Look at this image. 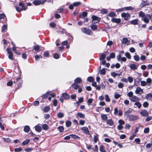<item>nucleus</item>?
<instances>
[{"label":"nucleus","mask_w":152,"mask_h":152,"mask_svg":"<svg viewBox=\"0 0 152 152\" xmlns=\"http://www.w3.org/2000/svg\"><path fill=\"white\" fill-rule=\"evenodd\" d=\"M81 30L82 32L88 35H91L93 34L92 31L90 29L86 28H82Z\"/></svg>","instance_id":"f257e3e1"},{"label":"nucleus","mask_w":152,"mask_h":152,"mask_svg":"<svg viewBox=\"0 0 152 152\" xmlns=\"http://www.w3.org/2000/svg\"><path fill=\"white\" fill-rule=\"evenodd\" d=\"M69 98V96L66 93H64L60 98V100L61 102H63L64 99L67 100Z\"/></svg>","instance_id":"f03ea898"},{"label":"nucleus","mask_w":152,"mask_h":152,"mask_svg":"<svg viewBox=\"0 0 152 152\" xmlns=\"http://www.w3.org/2000/svg\"><path fill=\"white\" fill-rule=\"evenodd\" d=\"M19 5L20 6L21 8L16 7V9L18 11L20 12L22 10H25L27 8V7H24L23 4L22 2H20L19 3Z\"/></svg>","instance_id":"7ed1b4c3"},{"label":"nucleus","mask_w":152,"mask_h":152,"mask_svg":"<svg viewBox=\"0 0 152 152\" xmlns=\"http://www.w3.org/2000/svg\"><path fill=\"white\" fill-rule=\"evenodd\" d=\"M45 2V0H35L33 4L35 5H38L40 4H43Z\"/></svg>","instance_id":"20e7f679"},{"label":"nucleus","mask_w":152,"mask_h":152,"mask_svg":"<svg viewBox=\"0 0 152 152\" xmlns=\"http://www.w3.org/2000/svg\"><path fill=\"white\" fill-rule=\"evenodd\" d=\"M151 18V16L149 14H147L145 15L142 19L144 22L148 23L149 22V20Z\"/></svg>","instance_id":"39448f33"},{"label":"nucleus","mask_w":152,"mask_h":152,"mask_svg":"<svg viewBox=\"0 0 152 152\" xmlns=\"http://www.w3.org/2000/svg\"><path fill=\"white\" fill-rule=\"evenodd\" d=\"M121 16L126 20H128L130 18V15L128 13H123L121 14Z\"/></svg>","instance_id":"423d86ee"},{"label":"nucleus","mask_w":152,"mask_h":152,"mask_svg":"<svg viewBox=\"0 0 152 152\" xmlns=\"http://www.w3.org/2000/svg\"><path fill=\"white\" fill-rule=\"evenodd\" d=\"M6 50L8 54L9 58L10 59L13 60V55L11 51V49L9 48H7Z\"/></svg>","instance_id":"0eeeda50"},{"label":"nucleus","mask_w":152,"mask_h":152,"mask_svg":"<svg viewBox=\"0 0 152 152\" xmlns=\"http://www.w3.org/2000/svg\"><path fill=\"white\" fill-rule=\"evenodd\" d=\"M92 20V23H96L98 22L100 20V18L97 17V16L94 15H93L91 17Z\"/></svg>","instance_id":"6e6552de"},{"label":"nucleus","mask_w":152,"mask_h":152,"mask_svg":"<svg viewBox=\"0 0 152 152\" xmlns=\"http://www.w3.org/2000/svg\"><path fill=\"white\" fill-rule=\"evenodd\" d=\"M140 114L142 116L147 117L148 115V112L145 110H142L140 112Z\"/></svg>","instance_id":"1a4fd4ad"},{"label":"nucleus","mask_w":152,"mask_h":152,"mask_svg":"<svg viewBox=\"0 0 152 152\" xmlns=\"http://www.w3.org/2000/svg\"><path fill=\"white\" fill-rule=\"evenodd\" d=\"M137 94H141L143 92V90L140 87H137L135 91Z\"/></svg>","instance_id":"9d476101"},{"label":"nucleus","mask_w":152,"mask_h":152,"mask_svg":"<svg viewBox=\"0 0 152 152\" xmlns=\"http://www.w3.org/2000/svg\"><path fill=\"white\" fill-rule=\"evenodd\" d=\"M130 120L135 121L139 119L138 117L136 115H130L129 116Z\"/></svg>","instance_id":"9b49d317"},{"label":"nucleus","mask_w":152,"mask_h":152,"mask_svg":"<svg viewBox=\"0 0 152 152\" xmlns=\"http://www.w3.org/2000/svg\"><path fill=\"white\" fill-rule=\"evenodd\" d=\"M129 99L132 102H136L139 100V99L137 96L134 95L133 96L130 97Z\"/></svg>","instance_id":"f8f14e48"},{"label":"nucleus","mask_w":152,"mask_h":152,"mask_svg":"<svg viewBox=\"0 0 152 152\" xmlns=\"http://www.w3.org/2000/svg\"><path fill=\"white\" fill-rule=\"evenodd\" d=\"M81 129L84 133L87 134H89V132L87 127L86 126L83 127Z\"/></svg>","instance_id":"ddd939ff"},{"label":"nucleus","mask_w":152,"mask_h":152,"mask_svg":"<svg viewBox=\"0 0 152 152\" xmlns=\"http://www.w3.org/2000/svg\"><path fill=\"white\" fill-rule=\"evenodd\" d=\"M122 72H120L119 73H118L115 72H113L111 73V75L114 77H115L116 76H120L121 75Z\"/></svg>","instance_id":"4468645a"},{"label":"nucleus","mask_w":152,"mask_h":152,"mask_svg":"<svg viewBox=\"0 0 152 152\" xmlns=\"http://www.w3.org/2000/svg\"><path fill=\"white\" fill-rule=\"evenodd\" d=\"M84 101V98L83 97H80L78 99V101L75 104H77V105H80L81 103L83 102Z\"/></svg>","instance_id":"2eb2a0df"},{"label":"nucleus","mask_w":152,"mask_h":152,"mask_svg":"<svg viewBox=\"0 0 152 152\" xmlns=\"http://www.w3.org/2000/svg\"><path fill=\"white\" fill-rule=\"evenodd\" d=\"M122 42L123 44H129L130 42V41L127 38H124L123 39Z\"/></svg>","instance_id":"dca6fc26"},{"label":"nucleus","mask_w":152,"mask_h":152,"mask_svg":"<svg viewBox=\"0 0 152 152\" xmlns=\"http://www.w3.org/2000/svg\"><path fill=\"white\" fill-rule=\"evenodd\" d=\"M149 2L148 1H142L141 3V6L142 7H144L149 4Z\"/></svg>","instance_id":"f3484780"},{"label":"nucleus","mask_w":152,"mask_h":152,"mask_svg":"<svg viewBox=\"0 0 152 152\" xmlns=\"http://www.w3.org/2000/svg\"><path fill=\"white\" fill-rule=\"evenodd\" d=\"M108 53H109L108 52H105L104 53H103L102 54L100 57V60L104 59L106 57V56L107 55Z\"/></svg>","instance_id":"a211bd4d"},{"label":"nucleus","mask_w":152,"mask_h":152,"mask_svg":"<svg viewBox=\"0 0 152 152\" xmlns=\"http://www.w3.org/2000/svg\"><path fill=\"white\" fill-rule=\"evenodd\" d=\"M146 98L148 100L152 101V94L151 93L148 94L146 96Z\"/></svg>","instance_id":"6ab92c4d"},{"label":"nucleus","mask_w":152,"mask_h":152,"mask_svg":"<svg viewBox=\"0 0 152 152\" xmlns=\"http://www.w3.org/2000/svg\"><path fill=\"white\" fill-rule=\"evenodd\" d=\"M111 20L113 22H115L117 23H120L121 21V20L120 19L115 18H112Z\"/></svg>","instance_id":"aec40b11"},{"label":"nucleus","mask_w":152,"mask_h":152,"mask_svg":"<svg viewBox=\"0 0 152 152\" xmlns=\"http://www.w3.org/2000/svg\"><path fill=\"white\" fill-rule=\"evenodd\" d=\"M115 57V54L114 53H112L110 54L109 57H107V60L108 61H109L111 58H113Z\"/></svg>","instance_id":"412c9836"},{"label":"nucleus","mask_w":152,"mask_h":152,"mask_svg":"<svg viewBox=\"0 0 152 152\" xmlns=\"http://www.w3.org/2000/svg\"><path fill=\"white\" fill-rule=\"evenodd\" d=\"M35 128L36 131L38 132H40L42 130L41 127L38 125L35 126Z\"/></svg>","instance_id":"4be33fe9"},{"label":"nucleus","mask_w":152,"mask_h":152,"mask_svg":"<svg viewBox=\"0 0 152 152\" xmlns=\"http://www.w3.org/2000/svg\"><path fill=\"white\" fill-rule=\"evenodd\" d=\"M81 81L82 80L81 78L80 77H78L75 80V84H77L81 83Z\"/></svg>","instance_id":"5701e85b"},{"label":"nucleus","mask_w":152,"mask_h":152,"mask_svg":"<svg viewBox=\"0 0 152 152\" xmlns=\"http://www.w3.org/2000/svg\"><path fill=\"white\" fill-rule=\"evenodd\" d=\"M40 47L38 45H35L33 46L34 49L37 52L40 51Z\"/></svg>","instance_id":"b1692460"},{"label":"nucleus","mask_w":152,"mask_h":152,"mask_svg":"<svg viewBox=\"0 0 152 152\" xmlns=\"http://www.w3.org/2000/svg\"><path fill=\"white\" fill-rule=\"evenodd\" d=\"M152 80L151 78H148L146 80L147 85L148 86L150 85L152 83Z\"/></svg>","instance_id":"393cba45"},{"label":"nucleus","mask_w":152,"mask_h":152,"mask_svg":"<svg viewBox=\"0 0 152 152\" xmlns=\"http://www.w3.org/2000/svg\"><path fill=\"white\" fill-rule=\"evenodd\" d=\"M91 29L93 30L94 31L97 29V26L95 24H91L90 26Z\"/></svg>","instance_id":"a878e982"},{"label":"nucleus","mask_w":152,"mask_h":152,"mask_svg":"<svg viewBox=\"0 0 152 152\" xmlns=\"http://www.w3.org/2000/svg\"><path fill=\"white\" fill-rule=\"evenodd\" d=\"M42 128L45 130H47L49 129L48 125L46 124H44L42 125Z\"/></svg>","instance_id":"bb28decb"},{"label":"nucleus","mask_w":152,"mask_h":152,"mask_svg":"<svg viewBox=\"0 0 152 152\" xmlns=\"http://www.w3.org/2000/svg\"><path fill=\"white\" fill-rule=\"evenodd\" d=\"M107 124L109 125L110 126H112L113 124V120L110 119L107 120Z\"/></svg>","instance_id":"cd10ccee"},{"label":"nucleus","mask_w":152,"mask_h":152,"mask_svg":"<svg viewBox=\"0 0 152 152\" xmlns=\"http://www.w3.org/2000/svg\"><path fill=\"white\" fill-rule=\"evenodd\" d=\"M101 117L103 120L104 121H106L107 119V117L106 115L102 114L101 115Z\"/></svg>","instance_id":"c85d7f7f"},{"label":"nucleus","mask_w":152,"mask_h":152,"mask_svg":"<svg viewBox=\"0 0 152 152\" xmlns=\"http://www.w3.org/2000/svg\"><path fill=\"white\" fill-rule=\"evenodd\" d=\"M104 147L103 145H101L99 147V151L101 152H106V150L104 148Z\"/></svg>","instance_id":"c756f323"},{"label":"nucleus","mask_w":152,"mask_h":152,"mask_svg":"<svg viewBox=\"0 0 152 152\" xmlns=\"http://www.w3.org/2000/svg\"><path fill=\"white\" fill-rule=\"evenodd\" d=\"M30 130V128L29 126H25L24 130L25 132H28Z\"/></svg>","instance_id":"7c9ffc66"},{"label":"nucleus","mask_w":152,"mask_h":152,"mask_svg":"<svg viewBox=\"0 0 152 152\" xmlns=\"http://www.w3.org/2000/svg\"><path fill=\"white\" fill-rule=\"evenodd\" d=\"M130 68L133 69H136L137 68V66L134 64H131L130 66Z\"/></svg>","instance_id":"2f4dec72"},{"label":"nucleus","mask_w":152,"mask_h":152,"mask_svg":"<svg viewBox=\"0 0 152 152\" xmlns=\"http://www.w3.org/2000/svg\"><path fill=\"white\" fill-rule=\"evenodd\" d=\"M132 112V110L131 109H130L126 111L125 112L124 114L125 115H128L129 114L131 113Z\"/></svg>","instance_id":"473e14b6"},{"label":"nucleus","mask_w":152,"mask_h":152,"mask_svg":"<svg viewBox=\"0 0 152 152\" xmlns=\"http://www.w3.org/2000/svg\"><path fill=\"white\" fill-rule=\"evenodd\" d=\"M77 115L81 118H85V115L81 113H78L77 114Z\"/></svg>","instance_id":"72a5a7b5"},{"label":"nucleus","mask_w":152,"mask_h":152,"mask_svg":"<svg viewBox=\"0 0 152 152\" xmlns=\"http://www.w3.org/2000/svg\"><path fill=\"white\" fill-rule=\"evenodd\" d=\"M30 141V140L29 139H26L25 141H23L22 143V144L23 145H25L28 144Z\"/></svg>","instance_id":"f704fd0d"},{"label":"nucleus","mask_w":152,"mask_h":152,"mask_svg":"<svg viewBox=\"0 0 152 152\" xmlns=\"http://www.w3.org/2000/svg\"><path fill=\"white\" fill-rule=\"evenodd\" d=\"M138 19H135L130 21V23L132 24L136 25L137 23Z\"/></svg>","instance_id":"c9c22d12"},{"label":"nucleus","mask_w":152,"mask_h":152,"mask_svg":"<svg viewBox=\"0 0 152 152\" xmlns=\"http://www.w3.org/2000/svg\"><path fill=\"white\" fill-rule=\"evenodd\" d=\"M134 104L137 106L138 108H140L141 106V104L139 102L137 101Z\"/></svg>","instance_id":"e433bc0d"},{"label":"nucleus","mask_w":152,"mask_h":152,"mask_svg":"<svg viewBox=\"0 0 152 152\" xmlns=\"http://www.w3.org/2000/svg\"><path fill=\"white\" fill-rule=\"evenodd\" d=\"M133 10V7L131 6L124 7V10L125 11L127 10Z\"/></svg>","instance_id":"4c0bfd02"},{"label":"nucleus","mask_w":152,"mask_h":152,"mask_svg":"<svg viewBox=\"0 0 152 152\" xmlns=\"http://www.w3.org/2000/svg\"><path fill=\"white\" fill-rule=\"evenodd\" d=\"M93 99L92 98L89 99L87 101V103L88 106L91 105V104L92 103Z\"/></svg>","instance_id":"58836bf2"},{"label":"nucleus","mask_w":152,"mask_h":152,"mask_svg":"<svg viewBox=\"0 0 152 152\" xmlns=\"http://www.w3.org/2000/svg\"><path fill=\"white\" fill-rule=\"evenodd\" d=\"M133 93L132 91H130L127 93V95L128 97H129V99H130V97H131L134 96L133 95Z\"/></svg>","instance_id":"ea45409f"},{"label":"nucleus","mask_w":152,"mask_h":152,"mask_svg":"<svg viewBox=\"0 0 152 152\" xmlns=\"http://www.w3.org/2000/svg\"><path fill=\"white\" fill-rule=\"evenodd\" d=\"M71 122L70 121H68L66 122V125L67 127H69L71 124Z\"/></svg>","instance_id":"a19ab883"},{"label":"nucleus","mask_w":152,"mask_h":152,"mask_svg":"<svg viewBox=\"0 0 152 152\" xmlns=\"http://www.w3.org/2000/svg\"><path fill=\"white\" fill-rule=\"evenodd\" d=\"M50 109V108L48 106H46L44 108V111L45 112H47Z\"/></svg>","instance_id":"79ce46f5"},{"label":"nucleus","mask_w":152,"mask_h":152,"mask_svg":"<svg viewBox=\"0 0 152 152\" xmlns=\"http://www.w3.org/2000/svg\"><path fill=\"white\" fill-rule=\"evenodd\" d=\"M64 115L62 113H59L57 114L58 117L59 118H61L64 117Z\"/></svg>","instance_id":"37998d69"},{"label":"nucleus","mask_w":152,"mask_h":152,"mask_svg":"<svg viewBox=\"0 0 152 152\" xmlns=\"http://www.w3.org/2000/svg\"><path fill=\"white\" fill-rule=\"evenodd\" d=\"M127 58L128 59H130L131 58V56L129 53L126 52L125 54Z\"/></svg>","instance_id":"c03bdc74"},{"label":"nucleus","mask_w":152,"mask_h":152,"mask_svg":"<svg viewBox=\"0 0 152 152\" xmlns=\"http://www.w3.org/2000/svg\"><path fill=\"white\" fill-rule=\"evenodd\" d=\"M105 100L107 102H109L110 101V99L109 98L108 95L106 94L105 95Z\"/></svg>","instance_id":"a18cd8bd"},{"label":"nucleus","mask_w":152,"mask_h":152,"mask_svg":"<svg viewBox=\"0 0 152 152\" xmlns=\"http://www.w3.org/2000/svg\"><path fill=\"white\" fill-rule=\"evenodd\" d=\"M98 140V135H96L94 136V142L95 143H96Z\"/></svg>","instance_id":"49530a36"},{"label":"nucleus","mask_w":152,"mask_h":152,"mask_svg":"<svg viewBox=\"0 0 152 152\" xmlns=\"http://www.w3.org/2000/svg\"><path fill=\"white\" fill-rule=\"evenodd\" d=\"M115 15V13L113 12H110L108 15V16L111 17H113Z\"/></svg>","instance_id":"de8ad7c7"},{"label":"nucleus","mask_w":152,"mask_h":152,"mask_svg":"<svg viewBox=\"0 0 152 152\" xmlns=\"http://www.w3.org/2000/svg\"><path fill=\"white\" fill-rule=\"evenodd\" d=\"M58 129L61 132H63L64 130V128L62 126H59L58 127Z\"/></svg>","instance_id":"09e8293b"},{"label":"nucleus","mask_w":152,"mask_h":152,"mask_svg":"<svg viewBox=\"0 0 152 152\" xmlns=\"http://www.w3.org/2000/svg\"><path fill=\"white\" fill-rule=\"evenodd\" d=\"M3 139L4 141L7 142H9L11 141V139L9 138H5L4 137Z\"/></svg>","instance_id":"8fccbe9b"},{"label":"nucleus","mask_w":152,"mask_h":152,"mask_svg":"<svg viewBox=\"0 0 152 152\" xmlns=\"http://www.w3.org/2000/svg\"><path fill=\"white\" fill-rule=\"evenodd\" d=\"M118 123L119 125H122L125 124V122L123 120L120 119L118 121Z\"/></svg>","instance_id":"3c124183"},{"label":"nucleus","mask_w":152,"mask_h":152,"mask_svg":"<svg viewBox=\"0 0 152 152\" xmlns=\"http://www.w3.org/2000/svg\"><path fill=\"white\" fill-rule=\"evenodd\" d=\"M127 80L130 83H132L133 80V79L131 77H128Z\"/></svg>","instance_id":"603ef678"},{"label":"nucleus","mask_w":152,"mask_h":152,"mask_svg":"<svg viewBox=\"0 0 152 152\" xmlns=\"http://www.w3.org/2000/svg\"><path fill=\"white\" fill-rule=\"evenodd\" d=\"M139 16L142 17H144V16H145V13L144 12L141 11L139 13Z\"/></svg>","instance_id":"864d4df0"},{"label":"nucleus","mask_w":152,"mask_h":152,"mask_svg":"<svg viewBox=\"0 0 152 152\" xmlns=\"http://www.w3.org/2000/svg\"><path fill=\"white\" fill-rule=\"evenodd\" d=\"M118 86L119 88H122L124 86L123 83L121 82L118 83Z\"/></svg>","instance_id":"5fc2aeb1"},{"label":"nucleus","mask_w":152,"mask_h":152,"mask_svg":"<svg viewBox=\"0 0 152 152\" xmlns=\"http://www.w3.org/2000/svg\"><path fill=\"white\" fill-rule=\"evenodd\" d=\"M121 96V95L118 94L117 93H115L114 94L115 98L116 99H118Z\"/></svg>","instance_id":"6e6d98bb"},{"label":"nucleus","mask_w":152,"mask_h":152,"mask_svg":"<svg viewBox=\"0 0 152 152\" xmlns=\"http://www.w3.org/2000/svg\"><path fill=\"white\" fill-rule=\"evenodd\" d=\"M148 117L146 118L145 121H149L151 120L152 119L151 116H148Z\"/></svg>","instance_id":"4d7b16f0"},{"label":"nucleus","mask_w":152,"mask_h":152,"mask_svg":"<svg viewBox=\"0 0 152 152\" xmlns=\"http://www.w3.org/2000/svg\"><path fill=\"white\" fill-rule=\"evenodd\" d=\"M105 70L104 69H102L100 72V74L103 75H104L105 74Z\"/></svg>","instance_id":"13d9d810"},{"label":"nucleus","mask_w":152,"mask_h":152,"mask_svg":"<svg viewBox=\"0 0 152 152\" xmlns=\"http://www.w3.org/2000/svg\"><path fill=\"white\" fill-rule=\"evenodd\" d=\"M125 11L124 10V7L119 8V9H117L116 10V12H122V11Z\"/></svg>","instance_id":"bf43d9fd"},{"label":"nucleus","mask_w":152,"mask_h":152,"mask_svg":"<svg viewBox=\"0 0 152 152\" xmlns=\"http://www.w3.org/2000/svg\"><path fill=\"white\" fill-rule=\"evenodd\" d=\"M134 59L136 61H138L140 58L139 56L137 55L134 56Z\"/></svg>","instance_id":"052dcab7"},{"label":"nucleus","mask_w":152,"mask_h":152,"mask_svg":"<svg viewBox=\"0 0 152 152\" xmlns=\"http://www.w3.org/2000/svg\"><path fill=\"white\" fill-rule=\"evenodd\" d=\"M94 78L92 77H90L88 78L87 80L90 82H93Z\"/></svg>","instance_id":"680f3d73"},{"label":"nucleus","mask_w":152,"mask_h":152,"mask_svg":"<svg viewBox=\"0 0 152 152\" xmlns=\"http://www.w3.org/2000/svg\"><path fill=\"white\" fill-rule=\"evenodd\" d=\"M146 82L145 81H142L141 82V85L142 86H146Z\"/></svg>","instance_id":"e2e57ef3"},{"label":"nucleus","mask_w":152,"mask_h":152,"mask_svg":"<svg viewBox=\"0 0 152 152\" xmlns=\"http://www.w3.org/2000/svg\"><path fill=\"white\" fill-rule=\"evenodd\" d=\"M81 4V3L79 2H76L73 3V5L75 7L78 6Z\"/></svg>","instance_id":"0e129e2a"},{"label":"nucleus","mask_w":152,"mask_h":152,"mask_svg":"<svg viewBox=\"0 0 152 152\" xmlns=\"http://www.w3.org/2000/svg\"><path fill=\"white\" fill-rule=\"evenodd\" d=\"M149 131V129L148 128H146L144 129V132L145 133H147Z\"/></svg>","instance_id":"69168bd1"},{"label":"nucleus","mask_w":152,"mask_h":152,"mask_svg":"<svg viewBox=\"0 0 152 152\" xmlns=\"http://www.w3.org/2000/svg\"><path fill=\"white\" fill-rule=\"evenodd\" d=\"M135 134L134 133H133L132 134V135L130 137L129 139L131 140H133L134 138L135 137Z\"/></svg>","instance_id":"338daca9"},{"label":"nucleus","mask_w":152,"mask_h":152,"mask_svg":"<svg viewBox=\"0 0 152 152\" xmlns=\"http://www.w3.org/2000/svg\"><path fill=\"white\" fill-rule=\"evenodd\" d=\"M124 128L123 126L122 125H118L117 126V128L119 130H121L123 129Z\"/></svg>","instance_id":"774afa93"}]
</instances>
